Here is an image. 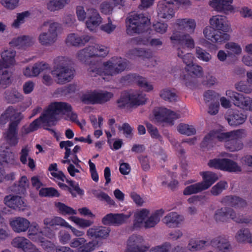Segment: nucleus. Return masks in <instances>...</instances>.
<instances>
[{"instance_id": "nucleus-1", "label": "nucleus", "mask_w": 252, "mask_h": 252, "mask_svg": "<svg viewBox=\"0 0 252 252\" xmlns=\"http://www.w3.org/2000/svg\"><path fill=\"white\" fill-rule=\"evenodd\" d=\"M70 104L63 102H55L51 103L43 111L40 117L33 121L29 125L24 126L21 129L22 136L38 129L41 124L51 126L55 124L60 114L66 115V120L79 124L77 114L71 111Z\"/></svg>"}, {"instance_id": "nucleus-2", "label": "nucleus", "mask_w": 252, "mask_h": 252, "mask_svg": "<svg viewBox=\"0 0 252 252\" xmlns=\"http://www.w3.org/2000/svg\"><path fill=\"white\" fill-rule=\"evenodd\" d=\"M127 66L125 59L121 58H113L109 61L101 63L96 62L95 63L90 64L88 71L90 75L92 77L97 75L102 76L103 79H108L112 76L121 73L125 70Z\"/></svg>"}, {"instance_id": "nucleus-3", "label": "nucleus", "mask_w": 252, "mask_h": 252, "mask_svg": "<svg viewBox=\"0 0 252 252\" xmlns=\"http://www.w3.org/2000/svg\"><path fill=\"white\" fill-rule=\"evenodd\" d=\"M41 32L38 37L39 43L43 46L50 47L58 40L61 31V25L52 20L44 22L39 27Z\"/></svg>"}, {"instance_id": "nucleus-4", "label": "nucleus", "mask_w": 252, "mask_h": 252, "mask_svg": "<svg viewBox=\"0 0 252 252\" xmlns=\"http://www.w3.org/2000/svg\"><path fill=\"white\" fill-rule=\"evenodd\" d=\"M163 214L162 209L156 210L151 214L150 210L147 209H138L134 214L133 226L135 228L154 227L159 222Z\"/></svg>"}, {"instance_id": "nucleus-5", "label": "nucleus", "mask_w": 252, "mask_h": 252, "mask_svg": "<svg viewBox=\"0 0 252 252\" xmlns=\"http://www.w3.org/2000/svg\"><path fill=\"white\" fill-rule=\"evenodd\" d=\"M68 220L80 228H88L86 234L89 239H105L109 235L110 229L102 226L94 225L90 227L94 224V221L77 216H70Z\"/></svg>"}, {"instance_id": "nucleus-6", "label": "nucleus", "mask_w": 252, "mask_h": 252, "mask_svg": "<svg viewBox=\"0 0 252 252\" xmlns=\"http://www.w3.org/2000/svg\"><path fill=\"white\" fill-rule=\"evenodd\" d=\"M247 135L246 130L240 128L221 132L217 135V138L219 140L224 142L226 149L230 152H235L243 149L244 145L241 139L246 137Z\"/></svg>"}, {"instance_id": "nucleus-7", "label": "nucleus", "mask_w": 252, "mask_h": 252, "mask_svg": "<svg viewBox=\"0 0 252 252\" xmlns=\"http://www.w3.org/2000/svg\"><path fill=\"white\" fill-rule=\"evenodd\" d=\"M70 61L64 57H58L54 60L56 68L52 73L58 84H63L70 81L74 76V70L69 66Z\"/></svg>"}, {"instance_id": "nucleus-8", "label": "nucleus", "mask_w": 252, "mask_h": 252, "mask_svg": "<svg viewBox=\"0 0 252 252\" xmlns=\"http://www.w3.org/2000/svg\"><path fill=\"white\" fill-rule=\"evenodd\" d=\"M170 39L173 46L176 48L178 57H183L187 51L193 49L195 41L191 35L189 34H181L180 32L173 30Z\"/></svg>"}, {"instance_id": "nucleus-9", "label": "nucleus", "mask_w": 252, "mask_h": 252, "mask_svg": "<svg viewBox=\"0 0 252 252\" xmlns=\"http://www.w3.org/2000/svg\"><path fill=\"white\" fill-rule=\"evenodd\" d=\"M145 95L137 91L124 92L117 100L120 108H129L133 106L142 105L145 103Z\"/></svg>"}, {"instance_id": "nucleus-10", "label": "nucleus", "mask_w": 252, "mask_h": 252, "mask_svg": "<svg viewBox=\"0 0 252 252\" xmlns=\"http://www.w3.org/2000/svg\"><path fill=\"white\" fill-rule=\"evenodd\" d=\"M150 22L149 19L142 14L130 15L126 21V32L129 35L144 31Z\"/></svg>"}, {"instance_id": "nucleus-11", "label": "nucleus", "mask_w": 252, "mask_h": 252, "mask_svg": "<svg viewBox=\"0 0 252 252\" xmlns=\"http://www.w3.org/2000/svg\"><path fill=\"white\" fill-rule=\"evenodd\" d=\"M108 52V49L106 47L100 44H94L78 51L76 57L80 61L87 63V60L91 58L104 57Z\"/></svg>"}, {"instance_id": "nucleus-12", "label": "nucleus", "mask_w": 252, "mask_h": 252, "mask_svg": "<svg viewBox=\"0 0 252 252\" xmlns=\"http://www.w3.org/2000/svg\"><path fill=\"white\" fill-rule=\"evenodd\" d=\"M225 95L231 100L233 104L243 110L252 112V98L232 90H227Z\"/></svg>"}, {"instance_id": "nucleus-13", "label": "nucleus", "mask_w": 252, "mask_h": 252, "mask_svg": "<svg viewBox=\"0 0 252 252\" xmlns=\"http://www.w3.org/2000/svg\"><path fill=\"white\" fill-rule=\"evenodd\" d=\"M208 165L210 167L230 172H240L242 170L236 162L228 158H214L210 160Z\"/></svg>"}, {"instance_id": "nucleus-14", "label": "nucleus", "mask_w": 252, "mask_h": 252, "mask_svg": "<svg viewBox=\"0 0 252 252\" xmlns=\"http://www.w3.org/2000/svg\"><path fill=\"white\" fill-rule=\"evenodd\" d=\"M43 223L46 226L54 227L59 226L69 229L74 236L84 235L85 232L71 226L64 219L61 217H47L44 219Z\"/></svg>"}, {"instance_id": "nucleus-15", "label": "nucleus", "mask_w": 252, "mask_h": 252, "mask_svg": "<svg viewBox=\"0 0 252 252\" xmlns=\"http://www.w3.org/2000/svg\"><path fill=\"white\" fill-rule=\"evenodd\" d=\"M173 25L179 30L177 31L181 34H189L191 35L195 32L197 23L193 18H180L175 20Z\"/></svg>"}, {"instance_id": "nucleus-16", "label": "nucleus", "mask_w": 252, "mask_h": 252, "mask_svg": "<svg viewBox=\"0 0 252 252\" xmlns=\"http://www.w3.org/2000/svg\"><path fill=\"white\" fill-rule=\"evenodd\" d=\"M82 236H78L71 240L69 243V246L76 249V252H92L96 247L94 241L92 240L89 242Z\"/></svg>"}, {"instance_id": "nucleus-17", "label": "nucleus", "mask_w": 252, "mask_h": 252, "mask_svg": "<svg viewBox=\"0 0 252 252\" xmlns=\"http://www.w3.org/2000/svg\"><path fill=\"white\" fill-rule=\"evenodd\" d=\"M181 116L180 114L174 112L165 108H160L154 110L153 120L165 122L172 125L173 122L180 118Z\"/></svg>"}, {"instance_id": "nucleus-18", "label": "nucleus", "mask_w": 252, "mask_h": 252, "mask_svg": "<svg viewBox=\"0 0 252 252\" xmlns=\"http://www.w3.org/2000/svg\"><path fill=\"white\" fill-rule=\"evenodd\" d=\"M203 33L207 40L215 43H222L230 39L229 34L216 30L211 25L203 29Z\"/></svg>"}, {"instance_id": "nucleus-19", "label": "nucleus", "mask_w": 252, "mask_h": 252, "mask_svg": "<svg viewBox=\"0 0 252 252\" xmlns=\"http://www.w3.org/2000/svg\"><path fill=\"white\" fill-rule=\"evenodd\" d=\"M143 242L144 239L141 236L131 235L127 241L124 252H146L149 247L143 245Z\"/></svg>"}, {"instance_id": "nucleus-20", "label": "nucleus", "mask_w": 252, "mask_h": 252, "mask_svg": "<svg viewBox=\"0 0 252 252\" xmlns=\"http://www.w3.org/2000/svg\"><path fill=\"white\" fill-rule=\"evenodd\" d=\"M23 118L21 113L12 106H9L0 117V124L4 125L9 121L8 126L14 124L18 126Z\"/></svg>"}, {"instance_id": "nucleus-21", "label": "nucleus", "mask_w": 252, "mask_h": 252, "mask_svg": "<svg viewBox=\"0 0 252 252\" xmlns=\"http://www.w3.org/2000/svg\"><path fill=\"white\" fill-rule=\"evenodd\" d=\"M157 13L158 17L169 20L175 16L174 3L171 0H160L158 4Z\"/></svg>"}, {"instance_id": "nucleus-22", "label": "nucleus", "mask_w": 252, "mask_h": 252, "mask_svg": "<svg viewBox=\"0 0 252 252\" xmlns=\"http://www.w3.org/2000/svg\"><path fill=\"white\" fill-rule=\"evenodd\" d=\"M131 215L132 213L130 212L126 214L110 213L102 218V222L104 225H120L126 223Z\"/></svg>"}, {"instance_id": "nucleus-23", "label": "nucleus", "mask_w": 252, "mask_h": 252, "mask_svg": "<svg viewBox=\"0 0 252 252\" xmlns=\"http://www.w3.org/2000/svg\"><path fill=\"white\" fill-rule=\"evenodd\" d=\"M86 19V26L91 32H95L97 27L102 22V18L99 12L94 8H90L87 9Z\"/></svg>"}, {"instance_id": "nucleus-24", "label": "nucleus", "mask_w": 252, "mask_h": 252, "mask_svg": "<svg viewBox=\"0 0 252 252\" xmlns=\"http://www.w3.org/2000/svg\"><path fill=\"white\" fill-rule=\"evenodd\" d=\"M233 0H211L210 6L218 12L225 14L234 13L235 7L232 5Z\"/></svg>"}, {"instance_id": "nucleus-25", "label": "nucleus", "mask_w": 252, "mask_h": 252, "mask_svg": "<svg viewBox=\"0 0 252 252\" xmlns=\"http://www.w3.org/2000/svg\"><path fill=\"white\" fill-rule=\"evenodd\" d=\"M210 25L216 30L224 32H228L231 29L227 18L225 16L216 15L212 16L209 20Z\"/></svg>"}, {"instance_id": "nucleus-26", "label": "nucleus", "mask_w": 252, "mask_h": 252, "mask_svg": "<svg viewBox=\"0 0 252 252\" xmlns=\"http://www.w3.org/2000/svg\"><path fill=\"white\" fill-rule=\"evenodd\" d=\"M16 52L15 50L8 49H5L0 53L1 60H0V70L2 67L8 68L16 64Z\"/></svg>"}, {"instance_id": "nucleus-27", "label": "nucleus", "mask_w": 252, "mask_h": 252, "mask_svg": "<svg viewBox=\"0 0 252 252\" xmlns=\"http://www.w3.org/2000/svg\"><path fill=\"white\" fill-rule=\"evenodd\" d=\"M225 119L230 126H238L245 123L247 115L239 111L229 110L225 115Z\"/></svg>"}, {"instance_id": "nucleus-28", "label": "nucleus", "mask_w": 252, "mask_h": 252, "mask_svg": "<svg viewBox=\"0 0 252 252\" xmlns=\"http://www.w3.org/2000/svg\"><path fill=\"white\" fill-rule=\"evenodd\" d=\"M9 225L14 232L20 233L28 230L30 221L25 218L16 217L10 220Z\"/></svg>"}, {"instance_id": "nucleus-29", "label": "nucleus", "mask_w": 252, "mask_h": 252, "mask_svg": "<svg viewBox=\"0 0 252 252\" xmlns=\"http://www.w3.org/2000/svg\"><path fill=\"white\" fill-rule=\"evenodd\" d=\"M211 246L218 252H232V247L229 240L224 237H218L211 241Z\"/></svg>"}, {"instance_id": "nucleus-30", "label": "nucleus", "mask_w": 252, "mask_h": 252, "mask_svg": "<svg viewBox=\"0 0 252 252\" xmlns=\"http://www.w3.org/2000/svg\"><path fill=\"white\" fill-rule=\"evenodd\" d=\"M90 39L91 37L89 35L80 36L77 33H71L67 36L65 42L68 45L77 47L84 46Z\"/></svg>"}, {"instance_id": "nucleus-31", "label": "nucleus", "mask_w": 252, "mask_h": 252, "mask_svg": "<svg viewBox=\"0 0 252 252\" xmlns=\"http://www.w3.org/2000/svg\"><path fill=\"white\" fill-rule=\"evenodd\" d=\"M18 127L14 124L8 126L7 130L3 134L5 141L10 146H15L18 143Z\"/></svg>"}, {"instance_id": "nucleus-32", "label": "nucleus", "mask_w": 252, "mask_h": 252, "mask_svg": "<svg viewBox=\"0 0 252 252\" xmlns=\"http://www.w3.org/2000/svg\"><path fill=\"white\" fill-rule=\"evenodd\" d=\"M4 201L6 206L14 210L24 211L26 207V204L19 196L7 195L5 197Z\"/></svg>"}, {"instance_id": "nucleus-33", "label": "nucleus", "mask_w": 252, "mask_h": 252, "mask_svg": "<svg viewBox=\"0 0 252 252\" xmlns=\"http://www.w3.org/2000/svg\"><path fill=\"white\" fill-rule=\"evenodd\" d=\"M28 230V237L34 243H36L44 235L42 229L36 222H32V223L30 222Z\"/></svg>"}, {"instance_id": "nucleus-34", "label": "nucleus", "mask_w": 252, "mask_h": 252, "mask_svg": "<svg viewBox=\"0 0 252 252\" xmlns=\"http://www.w3.org/2000/svg\"><path fill=\"white\" fill-rule=\"evenodd\" d=\"M183 220L184 217L174 212L168 213L163 219V222L170 227L178 226Z\"/></svg>"}, {"instance_id": "nucleus-35", "label": "nucleus", "mask_w": 252, "mask_h": 252, "mask_svg": "<svg viewBox=\"0 0 252 252\" xmlns=\"http://www.w3.org/2000/svg\"><path fill=\"white\" fill-rule=\"evenodd\" d=\"M210 245L211 241L207 239L198 240L192 238L189 242L188 248L190 252H196L204 250Z\"/></svg>"}, {"instance_id": "nucleus-36", "label": "nucleus", "mask_w": 252, "mask_h": 252, "mask_svg": "<svg viewBox=\"0 0 252 252\" xmlns=\"http://www.w3.org/2000/svg\"><path fill=\"white\" fill-rule=\"evenodd\" d=\"M126 77L127 80L136 82L138 85L142 88L145 91L150 92L154 89L152 83L148 82L146 79L141 76L135 74H129L126 76Z\"/></svg>"}, {"instance_id": "nucleus-37", "label": "nucleus", "mask_w": 252, "mask_h": 252, "mask_svg": "<svg viewBox=\"0 0 252 252\" xmlns=\"http://www.w3.org/2000/svg\"><path fill=\"white\" fill-rule=\"evenodd\" d=\"M200 174L203 179V181L200 183L205 190L209 188L218 180L217 175L211 171L201 172Z\"/></svg>"}, {"instance_id": "nucleus-38", "label": "nucleus", "mask_w": 252, "mask_h": 252, "mask_svg": "<svg viewBox=\"0 0 252 252\" xmlns=\"http://www.w3.org/2000/svg\"><path fill=\"white\" fill-rule=\"evenodd\" d=\"M32 243L28 238L24 236H16L11 242V245L17 249L21 250L24 252Z\"/></svg>"}, {"instance_id": "nucleus-39", "label": "nucleus", "mask_w": 252, "mask_h": 252, "mask_svg": "<svg viewBox=\"0 0 252 252\" xmlns=\"http://www.w3.org/2000/svg\"><path fill=\"white\" fill-rule=\"evenodd\" d=\"M232 209L221 208L218 209L215 214L214 219L217 222H227L230 219Z\"/></svg>"}, {"instance_id": "nucleus-40", "label": "nucleus", "mask_w": 252, "mask_h": 252, "mask_svg": "<svg viewBox=\"0 0 252 252\" xmlns=\"http://www.w3.org/2000/svg\"><path fill=\"white\" fill-rule=\"evenodd\" d=\"M55 207L57 212L63 216L69 215L70 216H75L77 214V211L72 208L65 205L62 202H56Z\"/></svg>"}, {"instance_id": "nucleus-41", "label": "nucleus", "mask_w": 252, "mask_h": 252, "mask_svg": "<svg viewBox=\"0 0 252 252\" xmlns=\"http://www.w3.org/2000/svg\"><path fill=\"white\" fill-rule=\"evenodd\" d=\"M81 100L86 104H98L97 90L88 91L82 94Z\"/></svg>"}, {"instance_id": "nucleus-42", "label": "nucleus", "mask_w": 252, "mask_h": 252, "mask_svg": "<svg viewBox=\"0 0 252 252\" xmlns=\"http://www.w3.org/2000/svg\"><path fill=\"white\" fill-rule=\"evenodd\" d=\"M31 15L29 11H25L16 14V19L11 24L12 27L19 28L21 25L25 23Z\"/></svg>"}, {"instance_id": "nucleus-43", "label": "nucleus", "mask_w": 252, "mask_h": 252, "mask_svg": "<svg viewBox=\"0 0 252 252\" xmlns=\"http://www.w3.org/2000/svg\"><path fill=\"white\" fill-rule=\"evenodd\" d=\"M229 55H240L242 52V48L238 43L230 41L227 42L224 46Z\"/></svg>"}, {"instance_id": "nucleus-44", "label": "nucleus", "mask_w": 252, "mask_h": 252, "mask_svg": "<svg viewBox=\"0 0 252 252\" xmlns=\"http://www.w3.org/2000/svg\"><path fill=\"white\" fill-rule=\"evenodd\" d=\"M160 96L165 100L170 102L177 100L178 95L174 89L165 88L162 89L160 93Z\"/></svg>"}, {"instance_id": "nucleus-45", "label": "nucleus", "mask_w": 252, "mask_h": 252, "mask_svg": "<svg viewBox=\"0 0 252 252\" xmlns=\"http://www.w3.org/2000/svg\"><path fill=\"white\" fill-rule=\"evenodd\" d=\"M51 175L54 178V180L57 181L64 182L66 179L63 173L58 170L57 163L51 164L48 168Z\"/></svg>"}, {"instance_id": "nucleus-46", "label": "nucleus", "mask_w": 252, "mask_h": 252, "mask_svg": "<svg viewBox=\"0 0 252 252\" xmlns=\"http://www.w3.org/2000/svg\"><path fill=\"white\" fill-rule=\"evenodd\" d=\"M249 235L250 229L247 228H242L237 232L235 239L239 243H247Z\"/></svg>"}, {"instance_id": "nucleus-47", "label": "nucleus", "mask_w": 252, "mask_h": 252, "mask_svg": "<svg viewBox=\"0 0 252 252\" xmlns=\"http://www.w3.org/2000/svg\"><path fill=\"white\" fill-rule=\"evenodd\" d=\"M133 42L138 44L147 45L149 44L153 47L160 46L162 44V41L159 39H152L150 40L141 37H137L133 39Z\"/></svg>"}, {"instance_id": "nucleus-48", "label": "nucleus", "mask_w": 252, "mask_h": 252, "mask_svg": "<svg viewBox=\"0 0 252 252\" xmlns=\"http://www.w3.org/2000/svg\"><path fill=\"white\" fill-rule=\"evenodd\" d=\"M205 190L200 182L192 184L187 187L184 190L183 193L185 195L195 194Z\"/></svg>"}, {"instance_id": "nucleus-49", "label": "nucleus", "mask_w": 252, "mask_h": 252, "mask_svg": "<svg viewBox=\"0 0 252 252\" xmlns=\"http://www.w3.org/2000/svg\"><path fill=\"white\" fill-rule=\"evenodd\" d=\"M36 243L38 244L43 250L47 252H54L56 251V248L57 247L53 242L51 241L46 240L44 236H43Z\"/></svg>"}, {"instance_id": "nucleus-50", "label": "nucleus", "mask_w": 252, "mask_h": 252, "mask_svg": "<svg viewBox=\"0 0 252 252\" xmlns=\"http://www.w3.org/2000/svg\"><path fill=\"white\" fill-rule=\"evenodd\" d=\"M185 69L192 77H200L203 74L202 68L196 64L188 65V67H185Z\"/></svg>"}, {"instance_id": "nucleus-51", "label": "nucleus", "mask_w": 252, "mask_h": 252, "mask_svg": "<svg viewBox=\"0 0 252 252\" xmlns=\"http://www.w3.org/2000/svg\"><path fill=\"white\" fill-rule=\"evenodd\" d=\"M92 193L94 195L100 200L105 201L108 204L112 206L116 205L115 202L114 200L105 192L101 190L94 189L92 190Z\"/></svg>"}, {"instance_id": "nucleus-52", "label": "nucleus", "mask_w": 252, "mask_h": 252, "mask_svg": "<svg viewBox=\"0 0 252 252\" xmlns=\"http://www.w3.org/2000/svg\"><path fill=\"white\" fill-rule=\"evenodd\" d=\"M178 131L182 134L188 136L194 135L196 133V129L193 126L185 124H180L177 127Z\"/></svg>"}, {"instance_id": "nucleus-53", "label": "nucleus", "mask_w": 252, "mask_h": 252, "mask_svg": "<svg viewBox=\"0 0 252 252\" xmlns=\"http://www.w3.org/2000/svg\"><path fill=\"white\" fill-rule=\"evenodd\" d=\"M114 96L112 93L105 90H97V103L102 104L109 101Z\"/></svg>"}, {"instance_id": "nucleus-54", "label": "nucleus", "mask_w": 252, "mask_h": 252, "mask_svg": "<svg viewBox=\"0 0 252 252\" xmlns=\"http://www.w3.org/2000/svg\"><path fill=\"white\" fill-rule=\"evenodd\" d=\"M130 57H140L143 59H150L152 56V53L150 51H147L143 49H134L129 53Z\"/></svg>"}, {"instance_id": "nucleus-55", "label": "nucleus", "mask_w": 252, "mask_h": 252, "mask_svg": "<svg viewBox=\"0 0 252 252\" xmlns=\"http://www.w3.org/2000/svg\"><path fill=\"white\" fill-rule=\"evenodd\" d=\"M64 7L62 0H50L47 3V9L53 12L59 11Z\"/></svg>"}, {"instance_id": "nucleus-56", "label": "nucleus", "mask_w": 252, "mask_h": 252, "mask_svg": "<svg viewBox=\"0 0 252 252\" xmlns=\"http://www.w3.org/2000/svg\"><path fill=\"white\" fill-rule=\"evenodd\" d=\"M58 238L60 243L63 245L70 243L71 241V235L65 230H61L58 234Z\"/></svg>"}, {"instance_id": "nucleus-57", "label": "nucleus", "mask_w": 252, "mask_h": 252, "mask_svg": "<svg viewBox=\"0 0 252 252\" xmlns=\"http://www.w3.org/2000/svg\"><path fill=\"white\" fill-rule=\"evenodd\" d=\"M227 187L228 185L226 182L224 181H221L212 187L211 190V192L213 195H218L223 190L225 189Z\"/></svg>"}, {"instance_id": "nucleus-58", "label": "nucleus", "mask_w": 252, "mask_h": 252, "mask_svg": "<svg viewBox=\"0 0 252 252\" xmlns=\"http://www.w3.org/2000/svg\"><path fill=\"white\" fill-rule=\"evenodd\" d=\"M11 74L7 70H4L0 74V87L5 88L10 83Z\"/></svg>"}, {"instance_id": "nucleus-59", "label": "nucleus", "mask_w": 252, "mask_h": 252, "mask_svg": "<svg viewBox=\"0 0 252 252\" xmlns=\"http://www.w3.org/2000/svg\"><path fill=\"white\" fill-rule=\"evenodd\" d=\"M32 66H33L36 76H37L42 72L50 70L49 64L43 62L36 63Z\"/></svg>"}, {"instance_id": "nucleus-60", "label": "nucleus", "mask_w": 252, "mask_h": 252, "mask_svg": "<svg viewBox=\"0 0 252 252\" xmlns=\"http://www.w3.org/2000/svg\"><path fill=\"white\" fill-rule=\"evenodd\" d=\"M196 57L204 62H209L212 59V56L205 50L197 47L195 49Z\"/></svg>"}, {"instance_id": "nucleus-61", "label": "nucleus", "mask_w": 252, "mask_h": 252, "mask_svg": "<svg viewBox=\"0 0 252 252\" xmlns=\"http://www.w3.org/2000/svg\"><path fill=\"white\" fill-rule=\"evenodd\" d=\"M171 244L170 242H165L161 245L152 247L150 252H169L171 249Z\"/></svg>"}, {"instance_id": "nucleus-62", "label": "nucleus", "mask_w": 252, "mask_h": 252, "mask_svg": "<svg viewBox=\"0 0 252 252\" xmlns=\"http://www.w3.org/2000/svg\"><path fill=\"white\" fill-rule=\"evenodd\" d=\"M153 29L157 33L162 34L165 33L168 27L167 23L160 22H157L153 24Z\"/></svg>"}, {"instance_id": "nucleus-63", "label": "nucleus", "mask_w": 252, "mask_h": 252, "mask_svg": "<svg viewBox=\"0 0 252 252\" xmlns=\"http://www.w3.org/2000/svg\"><path fill=\"white\" fill-rule=\"evenodd\" d=\"M113 6L112 3L108 1L102 2L99 6L100 12L105 15H110L113 11Z\"/></svg>"}, {"instance_id": "nucleus-64", "label": "nucleus", "mask_w": 252, "mask_h": 252, "mask_svg": "<svg viewBox=\"0 0 252 252\" xmlns=\"http://www.w3.org/2000/svg\"><path fill=\"white\" fill-rule=\"evenodd\" d=\"M235 88L238 92L249 94L252 92V88L248 86L243 81H239L235 84Z\"/></svg>"}]
</instances>
